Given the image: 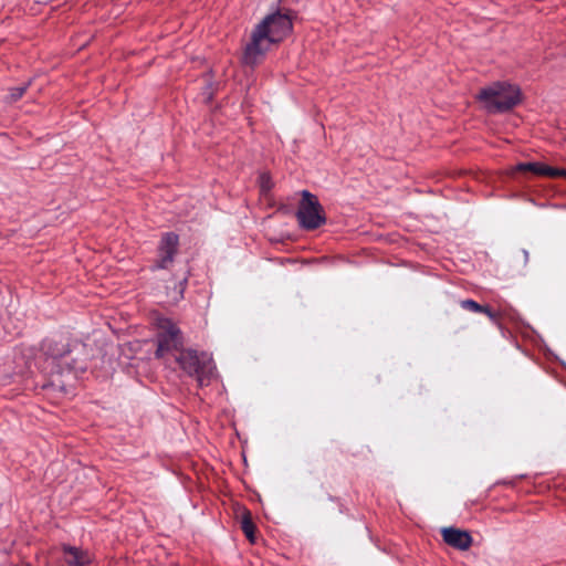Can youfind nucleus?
Here are the masks:
<instances>
[{"instance_id":"obj_3","label":"nucleus","mask_w":566,"mask_h":566,"mask_svg":"<svg viewBox=\"0 0 566 566\" xmlns=\"http://www.w3.org/2000/svg\"><path fill=\"white\" fill-rule=\"evenodd\" d=\"M179 367L189 376L196 377L199 387L210 384L213 377L214 366L209 354L195 349H182L176 356Z\"/></svg>"},{"instance_id":"obj_16","label":"nucleus","mask_w":566,"mask_h":566,"mask_svg":"<svg viewBox=\"0 0 566 566\" xmlns=\"http://www.w3.org/2000/svg\"><path fill=\"white\" fill-rule=\"evenodd\" d=\"M523 254H524V262L527 263L528 262V251L523 250Z\"/></svg>"},{"instance_id":"obj_7","label":"nucleus","mask_w":566,"mask_h":566,"mask_svg":"<svg viewBox=\"0 0 566 566\" xmlns=\"http://www.w3.org/2000/svg\"><path fill=\"white\" fill-rule=\"evenodd\" d=\"M258 25H264L263 32L266 33L270 40L275 44L283 41L293 29L290 15L281 11L268 14Z\"/></svg>"},{"instance_id":"obj_10","label":"nucleus","mask_w":566,"mask_h":566,"mask_svg":"<svg viewBox=\"0 0 566 566\" xmlns=\"http://www.w3.org/2000/svg\"><path fill=\"white\" fill-rule=\"evenodd\" d=\"M442 538L449 546L460 551L469 549L473 542L469 532L455 527L443 528Z\"/></svg>"},{"instance_id":"obj_15","label":"nucleus","mask_w":566,"mask_h":566,"mask_svg":"<svg viewBox=\"0 0 566 566\" xmlns=\"http://www.w3.org/2000/svg\"><path fill=\"white\" fill-rule=\"evenodd\" d=\"M260 181H261V190L264 192L269 191L273 186L270 176L266 174H262L260 176Z\"/></svg>"},{"instance_id":"obj_11","label":"nucleus","mask_w":566,"mask_h":566,"mask_svg":"<svg viewBox=\"0 0 566 566\" xmlns=\"http://www.w3.org/2000/svg\"><path fill=\"white\" fill-rule=\"evenodd\" d=\"M63 553L65 563L70 566H86L91 563L88 552L74 546L64 545Z\"/></svg>"},{"instance_id":"obj_5","label":"nucleus","mask_w":566,"mask_h":566,"mask_svg":"<svg viewBox=\"0 0 566 566\" xmlns=\"http://www.w3.org/2000/svg\"><path fill=\"white\" fill-rule=\"evenodd\" d=\"M263 27L264 25H255L251 33L250 41L244 48L242 63L247 66L254 67L260 64L271 46L275 44L270 40L268 34L263 32Z\"/></svg>"},{"instance_id":"obj_2","label":"nucleus","mask_w":566,"mask_h":566,"mask_svg":"<svg viewBox=\"0 0 566 566\" xmlns=\"http://www.w3.org/2000/svg\"><path fill=\"white\" fill-rule=\"evenodd\" d=\"M475 98L488 113L501 114L511 111L521 102V91L506 82H494L482 87Z\"/></svg>"},{"instance_id":"obj_6","label":"nucleus","mask_w":566,"mask_h":566,"mask_svg":"<svg viewBox=\"0 0 566 566\" xmlns=\"http://www.w3.org/2000/svg\"><path fill=\"white\" fill-rule=\"evenodd\" d=\"M182 346V335L179 327L169 319H163L159 323L157 333L156 357L161 358L166 354L177 352L179 354Z\"/></svg>"},{"instance_id":"obj_12","label":"nucleus","mask_w":566,"mask_h":566,"mask_svg":"<svg viewBox=\"0 0 566 566\" xmlns=\"http://www.w3.org/2000/svg\"><path fill=\"white\" fill-rule=\"evenodd\" d=\"M460 306L470 312L483 313L490 318L491 322L499 324L500 315L495 313L489 305H481L474 300L467 298L460 302Z\"/></svg>"},{"instance_id":"obj_13","label":"nucleus","mask_w":566,"mask_h":566,"mask_svg":"<svg viewBox=\"0 0 566 566\" xmlns=\"http://www.w3.org/2000/svg\"><path fill=\"white\" fill-rule=\"evenodd\" d=\"M241 530L251 543H254L255 525L250 511H244L241 518Z\"/></svg>"},{"instance_id":"obj_9","label":"nucleus","mask_w":566,"mask_h":566,"mask_svg":"<svg viewBox=\"0 0 566 566\" xmlns=\"http://www.w3.org/2000/svg\"><path fill=\"white\" fill-rule=\"evenodd\" d=\"M516 172H531L535 176H545L551 178L566 177V169L554 168L542 163H518L514 167Z\"/></svg>"},{"instance_id":"obj_8","label":"nucleus","mask_w":566,"mask_h":566,"mask_svg":"<svg viewBox=\"0 0 566 566\" xmlns=\"http://www.w3.org/2000/svg\"><path fill=\"white\" fill-rule=\"evenodd\" d=\"M179 237L175 232H167L163 235L158 247V260L156 261L153 270L168 269L174 262L175 255L178 252Z\"/></svg>"},{"instance_id":"obj_4","label":"nucleus","mask_w":566,"mask_h":566,"mask_svg":"<svg viewBox=\"0 0 566 566\" xmlns=\"http://www.w3.org/2000/svg\"><path fill=\"white\" fill-rule=\"evenodd\" d=\"M301 196L296 211L298 224L305 230H315L326 222L324 209L317 197L308 190H302Z\"/></svg>"},{"instance_id":"obj_1","label":"nucleus","mask_w":566,"mask_h":566,"mask_svg":"<svg viewBox=\"0 0 566 566\" xmlns=\"http://www.w3.org/2000/svg\"><path fill=\"white\" fill-rule=\"evenodd\" d=\"M41 350L51 366V385L62 390H65L67 384L59 378H78L87 370L92 357V349L78 339L46 338L41 344Z\"/></svg>"},{"instance_id":"obj_14","label":"nucleus","mask_w":566,"mask_h":566,"mask_svg":"<svg viewBox=\"0 0 566 566\" xmlns=\"http://www.w3.org/2000/svg\"><path fill=\"white\" fill-rule=\"evenodd\" d=\"M31 83H32V81L29 80L28 82H25L24 84H22L20 86L11 87L9 90L8 96H6V98H4V102L9 103V104H13V103L18 102L19 99H21L22 96L28 91V88L30 87Z\"/></svg>"}]
</instances>
